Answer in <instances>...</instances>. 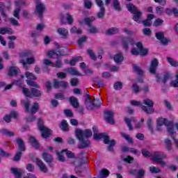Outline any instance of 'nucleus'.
I'll list each match as a JSON object with an SVG mask.
<instances>
[{"label":"nucleus","mask_w":178,"mask_h":178,"mask_svg":"<svg viewBox=\"0 0 178 178\" xmlns=\"http://www.w3.org/2000/svg\"><path fill=\"white\" fill-rule=\"evenodd\" d=\"M76 136L79 140V144L78 145L79 149H83L90 147V144H91V143L85 138H90V137L92 136V131L91 129H86L84 131L81 129H77L76 131Z\"/></svg>","instance_id":"nucleus-1"},{"label":"nucleus","mask_w":178,"mask_h":178,"mask_svg":"<svg viewBox=\"0 0 178 178\" xmlns=\"http://www.w3.org/2000/svg\"><path fill=\"white\" fill-rule=\"evenodd\" d=\"M130 104L134 106H141L142 110H143L145 113H148L149 115H151V113H154L155 111L154 109V102L149 99L143 100V105L145 106H143V103L136 100H131Z\"/></svg>","instance_id":"nucleus-2"},{"label":"nucleus","mask_w":178,"mask_h":178,"mask_svg":"<svg viewBox=\"0 0 178 178\" xmlns=\"http://www.w3.org/2000/svg\"><path fill=\"white\" fill-rule=\"evenodd\" d=\"M127 9L129 12L133 13V20H134V22H136V23H141L143 21V11L138 10V8H137L133 3L127 4Z\"/></svg>","instance_id":"nucleus-3"},{"label":"nucleus","mask_w":178,"mask_h":178,"mask_svg":"<svg viewBox=\"0 0 178 178\" xmlns=\"http://www.w3.org/2000/svg\"><path fill=\"white\" fill-rule=\"evenodd\" d=\"M101 104H102V99L101 98L92 100L91 97L88 96L85 99V105L89 111H92L95 108H99V106H101Z\"/></svg>","instance_id":"nucleus-4"},{"label":"nucleus","mask_w":178,"mask_h":178,"mask_svg":"<svg viewBox=\"0 0 178 178\" xmlns=\"http://www.w3.org/2000/svg\"><path fill=\"white\" fill-rule=\"evenodd\" d=\"M137 48L134 47L131 50V55H141V56H145L148 54V49H144L143 47V43L141 42H138L136 43Z\"/></svg>","instance_id":"nucleus-5"},{"label":"nucleus","mask_w":178,"mask_h":178,"mask_svg":"<svg viewBox=\"0 0 178 178\" xmlns=\"http://www.w3.org/2000/svg\"><path fill=\"white\" fill-rule=\"evenodd\" d=\"M22 92L25 95V97H28V98L41 97V95H42V92H41V90L37 88H31V90H29V88H23Z\"/></svg>","instance_id":"nucleus-6"},{"label":"nucleus","mask_w":178,"mask_h":178,"mask_svg":"<svg viewBox=\"0 0 178 178\" xmlns=\"http://www.w3.org/2000/svg\"><path fill=\"white\" fill-rule=\"evenodd\" d=\"M94 20H95L94 17H86L83 19L85 24L89 27L88 31L90 33V34H95L96 33H98V29H97V27L95 26H92L91 24V22H94Z\"/></svg>","instance_id":"nucleus-7"},{"label":"nucleus","mask_w":178,"mask_h":178,"mask_svg":"<svg viewBox=\"0 0 178 178\" xmlns=\"http://www.w3.org/2000/svg\"><path fill=\"white\" fill-rule=\"evenodd\" d=\"M120 38L122 47L124 51H129V44H130V45H134V39L131 38H126L124 36H121Z\"/></svg>","instance_id":"nucleus-8"},{"label":"nucleus","mask_w":178,"mask_h":178,"mask_svg":"<svg viewBox=\"0 0 178 178\" xmlns=\"http://www.w3.org/2000/svg\"><path fill=\"white\" fill-rule=\"evenodd\" d=\"M172 79V74L169 72H165L163 76H161V74H156V81L157 83H161V84H165L168 80Z\"/></svg>","instance_id":"nucleus-9"},{"label":"nucleus","mask_w":178,"mask_h":178,"mask_svg":"<svg viewBox=\"0 0 178 178\" xmlns=\"http://www.w3.org/2000/svg\"><path fill=\"white\" fill-rule=\"evenodd\" d=\"M36 13L39 15V18L42 19V15L45 12V4L42 3L40 0L35 1Z\"/></svg>","instance_id":"nucleus-10"},{"label":"nucleus","mask_w":178,"mask_h":178,"mask_svg":"<svg viewBox=\"0 0 178 178\" xmlns=\"http://www.w3.org/2000/svg\"><path fill=\"white\" fill-rule=\"evenodd\" d=\"M155 37L160 41L162 45H168L170 42V39L165 37V33L163 32H156L155 33Z\"/></svg>","instance_id":"nucleus-11"},{"label":"nucleus","mask_w":178,"mask_h":178,"mask_svg":"<svg viewBox=\"0 0 178 178\" xmlns=\"http://www.w3.org/2000/svg\"><path fill=\"white\" fill-rule=\"evenodd\" d=\"M152 157L154 162H159V161H162V159H165L166 154L162 152H154L152 153Z\"/></svg>","instance_id":"nucleus-12"},{"label":"nucleus","mask_w":178,"mask_h":178,"mask_svg":"<svg viewBox=\"0 0 178 178\" xmlns=\"http://www.w3.org/2000/svg\"><path fill=\"white\" fill-rule=\"evenodd\" d=\"M35 62V58H34V57L27 58L26 60L22 58L19 60V63H22L25 69H29V65H33Z\"/></svg>","instance_id":"nucleus-13"},{"label":"nucleus","mask_w":178,"mask_h":178,"mask_svg":"<svg viewBox=\"0 0 178 178\" xmlns=\"http://www.w3.org/2000/svg\"><path fill=\"white\" fill-rule=\"evenodd\" d=\"M158 65H159V62L158 61V59L154 58L153 60H152L150 63V67L149 69L151 74H155V73H156V69H158Z\"/></svg>","instance_id":"nucleus-14"},{"label":"nucleus","mask_w":178,"mask_h":178,"mask_svg":"<svg viewBox=\"0 0 178 178\" xmlns=\"http://www.w3.org/2000/svg\"><path fill=\"white\" fill-rule=\"evenodd\" d=\"M10 171L12 175L15 176V178H22L24 174V171L20 168H11Z\"/></svg>","instance_id":"nucleus-15"},{"label":"nucleus","mask_w":178,"mask_h":178,"mask_svg":"<svg viewBox=\"0 0 178 178\" xmlns=\"http://www.w3.org/2000/svg\"><path fill=\"white\" fill-rule=\"evenodd\" d=\"M104 119L110 124H113L115 123L113 120V112L111 111L104 112Z\"/></svg>","instance_id":"nucleus-16"},{"label":"nucleus","mask_w":178,"mask_h":178,"mask_svg":"<svg viewBox=\"0 0 178 178\" xmlns=\"http://www.w3.org/2000/svg\"><path fill=\"white\" fill-rule=\"evenodd\" d=\"M93 130V138L95 140H99L101 138H104L105 136H106V133H98V127L97 126H94L92 127Z\"/></svg>","instance_id":"nucleus-17"},{"label":"nucleus","mask_w":178,"mask_h":178,"mask_svg":"<svg viewBox=\"0 0 178 178\" xmlns=\"http://www.w3.org/2000/svg\"><path fill=\"white\" fill-rule=\"evenodd\" d=\"M40 131L42 133V137L43 138H48L49 136L52 134V131L45 127H40Z\"/></svg>","instance_id":"nucleus-18"},{"label":"nucleus","mask_w":178,"mask_h":178,"mask_svg":"<svg viewBox=\"0 0 178 178\" xmlns=\"http://www.w3.org/2000/svg\"><path fill=\"white\" fill-rule=\"evenodd\" d=\"M65 56V51H60L59 50L58 51H50L47 54L48 58H58V56Z\"/></svg>","instance_id":"nucleus-19"},{"label":"nucleus","mask_w":178,"mask_h":178,"mask_svg":"<svg viewBox=\"0 0 178 178\" xmlns=\"http://www.w3.org/2000/svg\"><path fill=\"white\" fill-rule=\"evenodd\" d=\"M36 165L38 166L41 172H43L44 173H47L48 172V168H47V165L41 161L40 159H36Z\"/></svg>","instance_id":"nucleus-20"},{"label":"nucleus","mask_w":178,"mask_h":178,"mask_svg":"<svg viewBox=\"0 0 178 178\" xmlns=\"http://www.w3.org/2000/svg\"><path fill=\"white\" fill-rule=\"evenodd\" d=\"M69 86V83L67 82L61 81H58V80L55 79L54 81V88H60V87H63V88H66Z\"/></svg>","instance_id":"nucleus-21"},{"label":"nucleus","mask_w":178,"mask_h":178,"mask_svg":"<svg viewBox=\"0 0 178 178\" xmlns=\"http://www.w3.org/2000/svg\"><path fill=\"white\" fill-rule=\"evenodd\" d=\"M20 73V70L17 67H10L8 70V76L13 77L14 76H17Z\"/></svg>","instance_id":"nucleus-22"},{"label":"nucleus","mask_w":178,"mask_h":178,"mask_svg":"<svg viewBox=\"0 0 178 178\" xmlns=\"http://www.w3.org/2000/svg\"><path fill=\"white\" fill-rule=\"evenodd\" d=\"M57 33L64 40H66V38H67V35H69V31L67 29H65V28H58L57 29Z\"/></svg>","instance_id":"nucleus-23"},{"label":"nucleus","mask_w":178,"mask_h":178,"mask_svg":"<svg viewBox=\"0 0 178 178\" xmlns=\"http://www.w3.org/2000/svg\"><path fill=\"white\" fill-rule=\"evenodd\" d=\"M152 19H154V15L149 14L147 17L146 20H142L141 23L145 26V27H149L151 24H152Z\"/></svg>","instance_id":"nucleus-24"},{"label":"nucleus","mask_w":178,"mask_h":178,"mask_svg":"<svg viewBox=\"0 0 178 178\" xmlns=\"http://www.w3.org/2000/svg\"><path fill=\"white\" fill-rule=\"evenodd\" d=\"M69 101L73 108H75L76 109H77V108L80 106V104L79 103V99H77V97L74 96H71L69 98Z\"/></svg>","instance_id":"nucleus-25"},{"label":"nucleus","mask_w":178,"mask_h":178,"mask_svg":"<svg viewBox=\"0 0 178 178\" xmlns=\"http://www.w3.org/2000/svg\"><path fill=\"white\" fill-rule=\"evenodd\" d=\"M15 10L13 12V16L14 17H16V19H20V10H22V8H20V3L18 1H15Z\"/></svg>","instance_id":"nucleus-26"},{"label":"nucleus","mask_w":178,"mask_h":178,"mask_svg":"<svg viewBox=\"0 0 178 178\" xmlns=\"http://www.w3.org/2000/svg\"><path fill=\"white\" fill-rule=\"evenodd\" d=\"M163 124H165V126H169V124H170V122L168 121V119L162 118H159L157 120V130H159V127H161V126H163Z\"/></svg>","instance_id":"nucleus-27"},{"label":"nucleus","mask_w":178,"mask_h":178,"mask_svg":"<svg viewBox=\"0 0 178 178\" xmlns=\"http://www.w3.org/2000/svg\"><path fill=\"white\" fill-rule=\"evenodd\" d=\"M29 143L31 144L32 147L35 148V149H38V148H40V143H38V140H37L34 136H29Z\"/></svg>","instance_id":"nucleus-28"},{"label":"nucleus","mask_w":178,"mask_h":178,"mask_svg":"<svg viewBox=\"0 0 178 178\" xmlns=\"http://www.w3.org/2000/svg\"><path fill=\"white\" fill-rule=\"evenodd\" d=\"M124 57H123V54L122 53L117 54L114 56V61L117 65H120L123 62V59Z\"/></svg>","instance_id":"nucleus-29"},{"label":"nucleus","mask_w":178,"mask_h":178,"mask_svg":"<svg viewBox=\"0 0 178 178\" xmlns=\"http://www.w3.org/2000/svg\"><path fill=\"white\" fill-rule=\"evenodd\" d=\"M118 33H119V28L116 27H111L106 31V35H113L115 34H118Z\"/></svg>","instance_id":"nucleus-30"},{"label":"nucleus","mask_w":178,"mask_h":178,"mask_svg":"<svg viewBox=\"0 0 178 178\" xmlns=\"http://www.w3.org/2000/svg\"><path fill=\"white\" fill-rule=\"evenodd\" d=\"M16 143L19 147L20 151H26V147L24 146V141L23 139L19 138L16 139Z\"/></svg>","instance_id":"nucleus-31"},{"label":"nucleus","mask_w":178,"mask_h":178,"mask_svg":"<svg viewBox=\"0 0 178 178\" xmlns=\"http://www.w3.org/2000/svg\"><path fill=\"white\" fill-rule=\"evenodd\" d=\"M0 34L4 35V34H13V29H12L11 28H1L0 29Z\"/></svg>","instance_id":"nucleus-32"},{"label":"nucleus","mask_w":178,"mask_h":178,"mask_svg":"<svg viewBox=\"0 0 178 178\" xmlns=\"http://www.w3.org/2000/svg\"><path fill=\"white\" fill-rule=\"evenodd\" d=\"M136 119L135 118H124V122L127 124V127L129 128V130H133V125L131 124V122H136Z\"/></svg>","instance_id":"nucleus-33"},{"label":"nucleus","mask_w":178,"mask_h":178,"mask_svg":"<svg viewBox=\"0 0 178 178\" xmlns=\"http://www.w3.org/2000/svg\"><path fill=\"white\" fill-rule=\"evenodd\" d=\"M60 127L63 131H69V124H67L66 120H63L61 121Z\"/></svg>","instance_id":"nucleus-34"},{"label":"nucleus","mask_w":178,"mask_h":178,"mask_svg":"<svg viewBox=\"0 0 178 178\" xmlns=\"http://www.w3.org/2000/svg\"><path fill=\"white\" fill-rule=\"evenodd\" d=\"M6 10V7L3 2H0V15H1L2 17L4 19H8V16L6 13H5V10Z\"/></svg>","instance_id":"nucleus-35"},{"label":"nucleus","mask_w":178,"mask_h":178,"mask_svg":"<svg viewBox=\"0 0 178 178\" xmlns=\"http://www.w3.org/2000/svg\"><path fill=\"white\" fill-rule=\"evenodd\" d=\"M109 171L106 169H102L99 172V175H97V178H106L109 176Z\"/></svg>","instance_id":"nucleus-36"},{"label":"nucleus","mask_w":178,"mask_h":178,"mask_svg":"<svg viewBox=\"0 0 178 178\" xmlns=\"http://www.w3.org/2000/svg\"><path fill=\"white\" fill-rule=\"evenodd\" d=\"M113 6L117 12H120L122 10V7L120 6V2L119 0H113Z\"/></svg>","instance_id":"nucleus-37"},{"label":"nucleus","mask_w":178,"mask_h":178,"mask_svg":"<svg viewBox=\"0 0 178 178\" xmlns=\"http://www.w3.org/2000/svg\"><path fill=\"white\" fill-rule=\"evenodd\" d=\"M0 133L3 136H8V137H13V136H15V133L14 132L10 131L9 130H8L6 129H1L0 130Z\"/></svg>","instance_id":"nucleus-38"},{"label":"nucleus","mask_w":178,"mask_h":178,"mask_svg":"<svg viewBox=\"0 0 178 178\" xmlns=\"http://www.w3.org/2000/svg\"><path fill=\"white\" fill-rule=\"evenodd\" d=\"M39 109H40V104H38V102H35L33 103V104L31 108V113H32V115H33V113H37Z\"/></svg>","instance_id":"nucleus-39"},{"label":"nucleus","mask_w":178,"mask_h":178,"mask_svg":"<svg viewBox=\"0 0 178 178\" xmlns=\"http://www.w3.org/2000/svg\"><path fill=\"white\" fill-rule=\"evenodd\" d=\"M42 158L45 161V162H47V163H51V162L54 161V159H52V156L47 153H43Z\"/></svg>","instance_id":"nucleus-40"},{"label":"nucleus","mask_w":178,"mask_h":178,"mask_svg":"<svg viewBox=\"0 0 178 178\" xmlns=\"http://www.w3.org/2000/svg\"><path fill=\"white\" fill-rule=\"evenodd\" d=\"M81 60H83V57H81V56L74 57L70 61V65H71V66H74V65H76V63H77V62H80Z\"/></svg>","instance_id":"nucleus-41"},{"label":"nucleus","mask_w":178,"mask_h":178,"mask_svg":"<svg viewBox=\"0 0 178 178\" xmlns=\"http://www.w3.org/2000/svg\"><path fill=\"white\" fill-rule=\"evenodd\" d=\"M94 83L95 84H96L97 87H104V86H105V83L104 82V80L99 78H95Z\"/></svg>","instance_id":"nucleus-42"},{"label":"nucleus","mask_w":178,"mask_h":178,"mask_svg":"<svg viewBox=\"0 0 178 178\" xmlns=\"http://www.w3.org/2000/svg\"><path fill=\"white\" fill-rule=\"evenodd\" d=\"M21 104L24 106L26 113H28V112H30V102L29 101L26 102L24 100H22Z\"/></svg>","instance_id":"nucleus-43"},{"label":"nucleus","mask_w":178,"mask_h":178,"mask_svg":"<svg viewBox=\"0 0 178 178\" xmlns=\"http://www.w3.org/2000/svg\"><path fill=\"white\" fill-rule=\"evenodd\" d=\"M67 72H68L70 74H72V76H81V74H80L75 68H68Z\"/></svg>","instance_id":"nucleus-44"},{"label":"nucleus","mask_w":178,"mask_h":178,"mask_svg":"<svg viewBox=\"0 0 178 178\" xmlns=\"http://www.w3.org/2000/svg\"><path fill=\"white\" fill-rule=\"evenodd\" d=\"M167 61L171 66H173L174 67H178V62L176 61V60H174L173 58L170 57H167Z\"/></svg>","instance_id":"nucleus-45"},{"label":"nucleus","mask_w":178,"mask_h":178,"mask_svg":"<svg viewBox=\"0 0 178 178\" xmlns=\"http://www.w3.org/2000/svg\"><path fill=\"white\" fill-rule=\"evenodd\" d=\"M26 83L29 87H35V88H39L40 86L38 83H37L35 81L31 80V79H28L26 80Z\"/></svg>","instance_id":"nucleus-46"},{"label":"nucleus","mask_w":178,"mask_h":178,"mask_svg":"<svg viewBox=\"0 0 178 178\" xmlns=\"http://www.w3.org/2000/svg\"><path fill=\"white\" fill-rule=\"evenodd\" d=\"M156 13L159 16H161V15H163V13H165V8L161 6L156 7Z\"/></svg>","instance_id":"nucleus-47"},{"label":"nucleus","mask_w":178,"mask_h":178,"mask_svg":"<svg viewBox=\"0 0 178 178\" xmlns=\"http://www.w3.org/2000/svg\"><path fill=\"white\" fill-rule=\"evenodd\" d=\"M105 8H102L99 10V12L97 13V16L98 19H104L105 17Z\"/></svg>","instance_id":"nucleus-48"},{"label":"nucleus","mask_w":178,"mask_h":178,"mask_svg":"<svg viewBox=\"0 0 178 178\" xmlns=\"http://www.w3.org/2000/svg\"><path fill=\"white\" fill-rule=\"evenodd\" d=\"M133 68L134 72H136V73H137L140 76L143 75V73H144V71H143V70H141L140 67L136 64L133 65Z\"/></svg>","instance_id":"nucleus-49"},{"label":"nucleus","mask_w":178,"mask_h":178,"mask_svg":"<svg viewBox=\"0 0 178 178\" xmlns=\"http://www.w3.org/2000/svg\"><path fill=\"white\" fill-rule=\"evenodd\" d=\"M25 76L26 79H29V80H37L35 75L30 72H26L25 73Z\"/></svg>","instance_id":"nucleus-50"},{"label":"nucleus","mask_w":178,"mask_h":178,"mask_svg":"<svg viewBox=\"0 0 178 178\" xmlns=\"http://www.w3.org/2000/svg\"><path fill=\"white\" fill-rule=\"evenodd\" d=\"M121 136L123 137V138L127 140L129 144H133V139L130 137L129 135H127L124 133H121Z\"/></svg>","instance_id":"nucleus-51"},{"label":"nucleus","mask_w":178,"mask_h":178,"mask_svg":"<svg viewBox=\"0 0 178 178\" xmlns=\"http://www.w3.org/2000/svg\"><path fill=\"white\" fill-rule=\"evenodd\" d=\"M141 88H140V86H138V85L136 83L132 85V91H134L135 94H138Z\"/></svg>","instance_id":"nucleus-52"},{"label":"nucleus","mask_w":178,"mask_h":178,"mask_svg":"<svg viewBox=\"0 0 178 178\" xmlns=\"http://www.w3.org/2000/svg\"><path fill=\"white\" fill-rule=\"evenodd\" d=\"M163 24V21L162 19L161 18H157L153 26H154V27H159V26H162Z\"/></svg>","instance_id":"nucleus-53"},{"label":"nucleus","mask_w":178,"mask_h":178,"mask_svg":"<svg viewBox=\"0 0 178 178\" xmlns=\"http://www.w3.org/2000/svg\"><path fill=\"white\" fill-rule=\"evenodd\" d=\"M147 127L151 133H154V127H152V119L149 118L147 122Z\"/></svg>","instance_id":"nucleus-54"},{"label":"nucleus","mask_w":178,"mask_h":178,"mask_svg":"<svg viewBox=\"0 0 178 178\" xmlns=\"http://www.w3.org/2000/svg\"><path fill=\"white\" fill-rule=\"evenodd\" d=\"M142 154L145 158H149V156H152V154H150V152L147 149H142Z\"/></svg>","instance_id":"nucleus-55"},{"label":"nucleus","mask_w":178,"mask_h":178,"mask_svg":"<svg viewBox=\"0 0 178 178\" xmlns=\"http://www.w3.org/2000/svg\"><path fill=\"white\" fill-rule=\"evenodd\" d=\"M70 33L72 34H81L82 31L81 29H77L76 26H73L70 29Z\"/></svg>","instance_id":"nucleus-56"},{"label":"nucleus","mask_w":178,"mask_h":178,"mask_svg":"<svg viewBox=\"0 0 178 178\" xmlns=\"http://www.w3.org/2000/svg\"><path fill=\"white\" fill-rule=\"evenodd\" d=\"M66 20L68 24H73V16H72V15H70V13L66 14Z\"/></svg>","instance_id":"nucleus-57"},{"label":"nucleus","mask_w":178,"mask_h":178,"mask_svg":"<svg viewBox=\"0 0 178 178\" xmlns=\"http://www.w3.org/2000/svg\"><path fill=\"white\" fill-rule=\"evenodd\" d=\"M114 90H122V88H123V83H122V82H115L114 83Z\"/></svg>","instance_id":"nucleus-58"},{"label":"nucleus","mask_w":178,"mask_h":178,"mask_svg":"<svg viewBox=\"0 0 178 178\" xmlns=\"http://www.w3.org/2000/svg\"><path fill=\"white\" fill-rule=\"evenodd\" d=\"M145 175V171L144 169H140L138 170V174L136 175V178H143Z\"/></svg>","instance_id":"nucleus-59"},{"label":"nucleus","mask_w":178,"mask_h":178,"mask_svg":"<svg viewBox=\"0 0 178 178\" xmlns=\"http://www.w3.org/2000/svg\"><path fill=\"white\" fill-rule=\"evenodd\" d=\"M165 143L167 151H170L172 149V142L169 139H165Z\"/></svg>","instance_id":"nucleus-60"},{"label":"nucleus","mask_w":178,"mask_h":178,"mask_svg":"<svg viewBox=\"0 0 178 178\" xmlns=\"http://www.w3.org/2000/svg\"><path fill=\"white\" fill-rule=\"evenodd\" d=\"M149 171L151 172V173H159L161 172V169L155 166H152L149 168Z\"/></svg>","instance_id":"nucleus-61"},{"label":"nucleus","mask_w":178,"mask_h":178,"mask_svg":"<svg viewBox=\"0 0 178 178\" xmlns=\"http://www.w3.org/2000/svg\"><path fill=\"white\" fill-rule=\"evenodd\" d=\"M10 23H11L13 26H19V21L17 20L16 19L11 17L8 19Z\"/></svg>","instance_id":"nucleus-62"},{"label":"nucleus","mask_w":178,"mask_h":178,"mask_svg":"<svg viewBox=\"0 0 178 178\" xmlns=\"http://www.w3.org/2000/svg\"><path fill=\"white\" fill-rule=\"evenodd\" d=\"M63 152H65V154L67 155V158H74V153L69 150H63Z\"/></svg>","instance_id":"nucleus-63"},{"label":"nucleus","mask_w":178,"mask_h":178,"mask_svg":"<svg viewBox=\"0 0 178 178\" xmlns=\"http://www.w3.org/2000/svg\"><path fill=\"white\" fill-rule=\"evenodd\" d=\"M170 86H172V87L178 88V77H176L175 80L170 82Z\"/></svg>","instance_id":"nucleus-64"}]
</instances>
